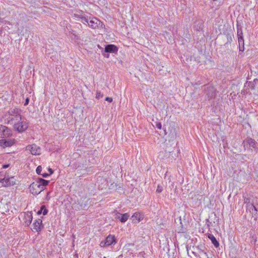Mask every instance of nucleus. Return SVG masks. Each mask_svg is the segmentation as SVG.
Listing matches in <instances>:
<instances>
[{
	"label": "nucleus",
	"mask_w": 258,
	"mask_h": 258,
	"mask_svg": "<svg viewBox=\"0 0 258 258\" xmlns=\"http://www.w3.org/2000/svg\"><path fill=\"white\" fill-rule=\"evenodd\" d=\"M132 220L134 223H138L144 218V215L139 212H136L132 217Z\"/></svg>",
	"instance_id": "12"
},
{
	"label": "nucleus",
	"mask_w": 258,
	"mask_h": 258,
	"mask_svg": "<svg viewBox=\"0 0 258 258\" xmlns=\"http://www.w3.org/2000/svg\"><path fill=\"white\" fill-rule=\"evenodd\" d=\"M103 95L102 93H101V92L99 91H97L96 92V99H99L100 98H101L102 97H103Z\"/></svg>",
	"instance_id": "22"
},
{
	"label": "nucleus",
	"mask_w": 258,
	"mask_h": 258,
	"mask_svg": "<svg viewBox=\"0 0 258 258\" xmlns=\"http://www.w3.org/2000/svg\"><path fill=\"white\" fill-rule=\"evenodd\" d=\"M116 242L115 236L110 234L106 238L105 240L101 241L100 246L101 247L109 246L115 244Z\"/></svg>",
	"instance_id": "6"
},
{
	"label": "nucleus",
	"mask_w": 258,
	"mask_h": 258,
	"mask_svg": "<svg viewBox=\"0 0 258 258\" xmlns=\"http://www.w3.org/2000/svg\"><path fill=\"white\" fill-rule=\"evenodd\" d=\"M105 100L109 102H111L112 101V98L111 97H106Z\"/></svg>",
	"instance_id": "26"
},
{
	"label": "nucleus",
	"mask_w": 258,
	"mask_h": 258,
	"mask_svg": "<svg viewBox=\"0 0 258 258\" xmlns=\"http://www.w3.org/2000/svg\"><path fill=\"white\" fill-rule=\"evenodd\" d=\"M162 190H163L162 187L160 185H158L157 189H156V192L158 193H160L162 191Z\"/></svg>",
	"instance_id": "24"
},
{
	"label": "nucleus",
	"mask_w": 258,
	"mask_h": 258,
	"mask_svg": "<svg viewBox=\"0 0 258 258\" xmlns=\"http://www.w3.org/2000/svg\"><path fill=\"white\" fill-rule=\"evenodd\" d=\"M10 165L9 164H5V165H3V169H6V168H7L9 167Z\"/></svg>",
	"instance_id": "30"
},
{
	"label": "nucleus",
	"mask_w": 258,
	"mask_h": 258,
	"mask_svg": "<svg viewBox=\"0 0 258 258\" xmlns=\"http://www.w3.org/2000/svg\"><path fill=\"white\" fill-rule=\"evenodd\" d=\"M156 126L157 127V128H158L159 130L161 129L162 125H161V122H156Z\"/></svg>",
	"instance_id": "25"
},
{
	"label": "nucleus",
	"mask_w": 258,
	"mask_h": 258,
	"mask_svg": "<svg viewBox=\"0 0 258 258\" xmlns=\"http://www.w3.org/2000/svg\"><path fill=\"white\" fill-rule=\"evenodd\" d=\"M6 24H9V25H11V23L10 22H6Z\"/></svg>",
	"instance_id": "34"
},
{
	"label": "nucleus",
	"mask_w": 258,
	"mask_h": 258,
	"mask_svg": "<svg viewBox=\"0 0 258 258\" xmlns=\"http://www.w3.org/2000/svg\"><path fill=\"white\" fill-rule=\"evenodd\" d=\"M21 110L18 108H12L5 115L4 122L13 126L15 123L21 120Z\"/></svg>",
	"instance_id": "2"
},
{
	"label": "nucleus",
	"mask_w": 258,
	"mask_h": 258,
	"mask_svg": "<svg viewBox=\"0 0 258 258\" xmlns=\"http://www.w3.org/2000/svg\"><path fill=\"white\" fill-rule=\"evenodd\" d=\"M209 237L211 240L212 243L216 247L219 246V243L213 235H210L209 236Z\"/></svg>",
	"instance_id": "18"
},
{
	"label": "nucleus",
	"mask_w": 258,
	"mask_h": 258,
	"mask_svg": "<svg viewBox=\"0 0 258 258\" xmlns=\"http://www.w3.org/2000/svg\"><path fill=\"white\" fill-rule=\"evenodd\" d=\"M130 217V215L128 213H125L123 214L117 213L116 214V218L118 219L122 223L126 222Z\"/></svg>",
	"instance_id": "14"
},
{
	"label": "nucleus",
	"mask_w": 258,
	"mask_h": 258,
	"mask_svg": "<svg viewBox=\"0 0 258 258\" xmlns=\"http://www.w3.org/2000/svg\"><path fill=\"white\" fill-rule=\"evenodd\" d=\"M14 142L12 140L7 141L5 139H2L0 140V146L3 148L11 146L14 144Z\"/></svg>",
	"instance_id": "16"
},
{
	"label": "nucleus",
	"mask_w": 258,
	"mask_h": 258,
	"mask_svg": "<svg viewBox=\"0 0 258 258\" xmlns=\"http://www.w3.org/2000/svg\"><path fill=\"white\" fill-rule=\"evenodd\" d=\"M238 37L239 45H244V40L242 36V32L240 33L238 31Z\"/></svg>",
	"instance_id": "19"
},
{
	"label": "nucleus",
	"mask_w": 258,
	"mask_h": 258,
	"mask_svg": "<svg viewBox=\"0 0 258 258\" xmlns=\"http://www.w3.org/2000/svg\"><path fill=\"white\" fill-rule=\"evenodd\" d=\"M247 142L249 144V146L253 148H255V141L251 139H250L249 140H248L247 141Z\"/></svg>",
	"instance_id": "21"
},
{
	"label": "nucleus",
	"mask_w": 258,
	"mask_h": 258,
	"mask_svg": "<svg viewBox=\"0 0 258 258\" xmlns=\"http://www.w3.org/2000/svg\"><path fill=\"white\" fill-rule=\"evenodd\" d=\"M1 33V31L0 30V34Z\"/></svg>",
	"instance_id": "36"
},
{
	"label": "nucleus",
	"mask_w": 258,
	"mask_h": 258,
	"mask_svg": "<svg viewBox=\"0 0 258 258\" xmlns=\"http://www.w3.org/2000/svg\"><path fill=\"white\" fill-rule=\"evenodd\" d=\"M41 175H42L43 177H47V176H48L49 175V174L48 173H41Z\"/></svg>",
	"instance_id": "27"
},
{
	"label": "nucleus",
	"mask_w": 258,
	"mask_h": 258,
	"mask_svg": "<svg viewBox=\"0 0 258 258\" xmlns=\"http://www.w3.org/2000/svg\"><path fill=\"white\" fill-rule=\"evenodd\" d=\"M0 258H3L2 256H0Z\"/></svg>",
	"instance_id": "35"
},
{
	"label": "nucleus",
	"mask_w": 258,
	"mask_h": 258,
	"mask_svg": "<svg viewBox=\"0 0 258 258\" xmlns=\"http://www.w3.org/2000/svg\"><path fill=\"white\" fill-rule=\"evenodd\" d=\"M248 199L245 200H244V203H248Z\"/></svg>",
	"instance_id": "33"
},
{
	"label": "nucleus",
	"mask_w": 258,
	"mask_h": 258,
	"mask_svg": "<svg viewBox=\"0 0 258 258\" xmlns=\"http://www.w3.org/2000/svg\"><path fill=\"white\" fill-rule=\"evenodd\" d=\"M247 210L251 213L254 219L258 217V212L256 208L253 205V204H249L247 205Z\"/></svg>",
	"instance_id": "13"
},
{
	"label": "nucleus",
	"mask_w": 258,
	"mask_h": 258,
	"mask_svg": "<svg viewBox=\"0 0 258 258\" xmlns=\"http://www.w3.org/2000/svg\"><path fill=\"white\" fill-rule=\"evenodd\" d=\"M29 99L28 98H27L25 100L24 105L26 106V105H28L29 103Z\"/></svg>",
	"instance_id": "29"
},
{
	"label": "nucleus",
	"mask_w": 258,
	"mask_h": 258,
	"mask_svg": "<svg viewBox=\"0 0 258 258\" xmlns=\"http://www.w3.org/2000/svg\"><path fill=\"white\" fill-rule=\"evenodd\" d=\"M12 134L11 130L7 126L3 125H0V137L2 138H7Z\"/></svg>",
	"instance_id": "8"
},
{
	"label": "nucleus",
	"mask_w": 258,
	"mask_h": 258,
	"mask_svg": "<svg viewBox=\"0 0 258 258\" xmlns=\"http://www.w3.org/2000/svg\"><path fill=\"white\" fill-rule=\"evenodd\" d=\"M48 171L49 172V175H50V174L53 173V170L51 168H49L48 169Z\"/></svg>",
	"instance_id": "31"
},
{
	"label": "nucleus",
	"mask_w": 258,
	"mask_h": 258,
	"mask_svg": "<svg viewBox=\"0 0 258 258\" xmlns=\"http://www.w3.org/2000/svg\"><path fill=\"white\" fill-rule=\"evenodd\" d=\"M75 17L78 18L83 24H87L92 29L103 28L104 27L103 23L96 17H87L83 14H75Z\"/></svg>",
	"instance_id": "1"
},
{
	"label": "nucleus",
	"mask_w": 258,
	"mask_h": 258,
	"mask_svg": "<svg viewBox=\"0 0 258 258\" xmlns=\"http://www.w3.org/2000/svg\"><path fill=\"white\" fill-rule=\"evenodd\" d=\"M26 150L29 151L33 155H39L41 153L40 147L36 144L28 145L26 148Z\"/></svg>",
	"instance_id": "7"
},
{
	"label": "nucleus",
	"mask_w": 258,
	"mask_h": 258,
	"mask_svg": "<svg viewBox=\"0 0 258 258\" xmlns=\"http://www.w3.org/2000/svg\"><path fill=\"white\" fill-rule=\"evenodd\" d=\"M49 181L42 178H38L30 185L29 189L33 195H38L47 186Z\"/></svg>",
	"instance_id": "3"
},
{
	"label": "nucleus",
	"mask_w": 258,
	"mask_h": 258,
	"mask_svg": "<svg viewBox=\"0 0 258 258\" xmlns=\"http://www.w3.org/2000/svg\"><path fill=\"white\" fill-rule=\"evenodd\" d=\"M49 194H50V192H47V195H46V199L47 200H49L50 199V198H49Z\"/></svg>",
	"instance_id": "32"
},
{
	"label": "nucleus",
	"mask_w": 258,
	"mask_h": 258,
	"mask_svg": "<svg viewBox=\"0 0 258 258\" xmlns=\"http://www.w3.org/2000/svg\"><path fill=\"white\" fill-rule=\"evenodd\" d=\"M239 45V50L243 51L244 50V45Z\"/></svg>",
	"instance_id": "28"
},
{
	"label": "nucleus",
	"mask_w": 258,
	"mask_h": 258,
	"mask_svg": "<svg viewBox=\"0 0 258 258\" xmlns=\"http://www.w3.org/2000/svg\"><path fill=\"white\" fill-rule=\"evenodd\" d=\"M0 182L5 187L10 186L16 184V179L13 176H5L4 178L0 177Z\"/></svg>",
	"instance_id": "5"
},
{
	"label": "nucleus",
	"mask_w": 258,
	"mask_h": 258,
	"mask_svg": "<svg viewBox=\"0 0 258 258\" xmlns=\"http://www.w3.org/2000/svg\"><path fill=\"white\" fill-rule=\"evenodd\" d=\"M84 200L85 201L84 203L83 202H81V201L79 203L81 207L82 208H85L88 205V203H87L88 200L86 198H84Z\"/></svg>",
	"instance_id": "20"
},
{
	"label": "nucleus",
	"mask_w": 258,
	"mask_h": 258,
	"mask_svg": "<svg viewBox=\"0 0 258 258\" xmlns=\"http://www.w3.org/2000/svg\"><path fill=\"white\" fill-rule=\"evenodd\" d=\"M33 216L32 212H27L24 214V221L26 225L29 226L32 220Z\"/></svg>",
	"instance_id": "11"
},
{
	"label": "nucleus",
	"mask_w": 258,
	"mask_h": 258,
	"mask_svg": "<svg viewBox=\"0 0 258 258\" xmlns=\"http://www.w3.org/2000/svg\"><path fill=\"white\" fill-rule=\"evenodd\" d=\"M205 93L208 99H213L216 95V89L212 86H208L205 89Z\"/></svg>",
	"instance_id": "9"
},
{
	"label": "nucleus",
	"mask_w": 258,
	"mask_h": 258,
	"mask_svg": "<svg viewBox=\"0 0 258 258\" xmlns=\"http://www.w3.org/2000/svg\"><path fill=\"white\" fill-rule=\"evenodd\" d=\"M118 49L116 46L113 44H108L105 46V51L106 52L115 53L116 52Z\"/></svg>",
	"instance_id": "15"
},
{
	"label": "nucleus",
	"mask_w": 258,
	"mask_h": 258,
	"mask_svg": "<svg viewBox=\"0 0 258 258\" xmlns=\"http://www.w3.org/2000/svg\"><path fill=\"white\" fill-rule=\"evenodd\" d=\"M42 221L41 219L36 220L32 224V230L34 231H40L43 228Z\"/></svg>",
	"instance_id": "10"
},
{
	"label": "nucleus",
	"mask_w": 258,
	"mask_h": 258,
	"mask_svg": "<svg viewBox=\"0 0 258 258\" xmlns=\"http://www.w3.org/2000/svg\"><path fill=\"white\" fill-rule=\"evenodd\" d=\"M42 167L41 166H38L37 168H36V173L38 174H40L41 175V172H42Z\"/></svg>",
	"instance_id": "23"
},
{
	"label": "nucleus",
	"mask_w": 258,
	"mask_h": 258,
	"mask_svg": "<svg viewBox=\"0 0 258 258\" xmlns=\"http://www.w3.org/2000/svg\"><path fill=\"white\" fill-rule=\"evenodd\" d=\"M14 128L19 133L25 132L28 127V122L27 120H22L14 123Z\"/></svg>",
	"instance_id": "4"
},
{
	"label": "nucleus",
	"mask_w": 258,
	"mask_h": 258,
	"mask_svg": "<svg viewBox=\"0 0 258 258\" xmlns=\"http://www.w3.org/2000/svg\"><path fill=\"white\" fill-rule=\"evenodd\" d=\"M48 210L45 208V206L44 205L41 206L40 209L37 212L38 215H40L41 214H43V215H45L47 214Z\"/></svg>",
	"instance_id": "17"
}]
</instances>
